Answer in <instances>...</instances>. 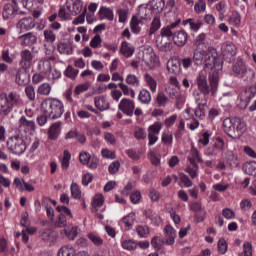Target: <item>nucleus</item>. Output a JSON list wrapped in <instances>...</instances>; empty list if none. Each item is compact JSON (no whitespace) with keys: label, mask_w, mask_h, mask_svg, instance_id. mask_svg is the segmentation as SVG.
Returning a JSON list of instances; mask_svg holds the SVG:
<instances>
[{"label":"nucleus","mask_w":256,"mask_h":256,"mask_svg":"<svg viewBox=\"0 0 256 256\" xmlns=\"http://www.w3.org/2000/svg\"><path fill=\"white\" fill-rule=\"evenodd\" d=\"M44 35V41L45 43H49L50 45H53L55 41H57V35H55V32L52 30L46 29L43 32Z\"/></svg>","instance_id":"obj_44"},{"label":"nucleus","mask_w":256,"mask_h":256,"mask_svg":"<svg viewBox=\"0 0 256 256\" xmlns=\"http://www.w3.org/2000/svg\"><path fill=\"white\" fill-rule=\"evenodd\" d=\"M209 83H207V70H201L196 78L198 91L203 95H213L215 97L217 89H219V70L212 68L209 72Z\"/></svg>","instance_id":"obj_1"},{"label":"nucleus","mask_w":256,"mask_h":256,"mask_svg":"<svg viewBox=\"0 0 256 256\" xmlns=\"http://www.w3.org/2000/svg\"><path fill=\"white\" fill-rule=\"evenodd\" d=\"M175 237H177V231L171 225L165 226L164 238L162 239L163 245H175Z\"/></svg>","instance_id":"obj_13"},{"label":"nucleus","mask_w":256,"mask_h":256,"mask_svg":"<svg viewBox=\"0 0 256 256\" xmlns=\"http://www.w3.org/2000/svg\"><path fill=\"white\" fill-rule=\"evenodd\" d=\"M152 11L153 10L149 8L147 5L142 4L139 6L138 9V17H140V19H143L144 21H151Z\"/></svg>","instance_id":"obj_26"},{"label":"nucleus","mask_w":256,"mask_h":256,"mask_svg":"<svg viewBox=\"0 0 256 256\" xmlns=\"http://www.w3.org/2000/svg\"><path fill=\"white\" fill-rule=\"evenodd\" d=\"M253 97H255V93H253V90L251 88L243 90L238 96L240 101H243V103H245L244 107H247L249 105V101H251Z\"/></svg>","instance_id":"obj_28"},{"label":"nucleus","mask_w":256,"mask_h":256,"mask_svg":"<svg viewBox=\"0 0 256 256\" xmlns=\"http://www.w3.org/2000/svg\"><path fill=\"white\" fill-rule=\"evenodd\" d=\"M25 94L29 101H35V87H33V85L25 87Z\"/></svg>","instance_id":"obj_64"},{"label":"nucleus","mask_w":256,"mask_h":256,"mask_svg":"<svg viewBox=\"0 0 256 256\" xmlns=\"http://www.w3.org/2000/svg\"><path fill=\"white\" fill-rule=\"evenodd\" d=\"M94 105L99 111H107L109 109V102L105 96H96L94 98Z\"/></svg>","instance_id":"obj_22"},{"label":"nucleus","mask_w":256,"mask_h":256,"mask_svg":"<svg viewBox=\"0 0 256 256\" xmlns=\"http://www.w3.org/2000/svg\"><path fill=\"white\" fill-rule=\"evenodd\" d=\"M100 19H107V21H113L115 19V13L113 9L102 6L98 12Z\"/></svg>","instance_id":"obj_27"},{"label":"nucleus","mask_w":256,"mask_h":256,"mask_svg":"<svg viewBox=\"0 0 256 256\" xmlns=\"http://www.w3.org/2000/svg\"><path fill=\"white\" fill-rule=\"evenodd\" d=\"M228 245L224 238H220L218 241V253L220 255H225L227 253Z\"/></svg>","instance_id":"obj_59"},{"label":"nucleus","mask_w":256,"mask_h":256,"mask_svg":"<svg viewBox=\"0 0 256 256\" xmlns=\"http://www.w3.org/2000/svg\"><path fill=\"white\" fill-rule=\"evenodd\" d=\"M63 233L68 239L73 241L77 237V226H72L71 228L67 227L61 231L62 235Z\"/></svg>","instance_id":"obj_42"},{"label":"nucleus","mask_w":256,"mask_h":256,"mask_svg":"<svg viewBox=\"0 0 256 256\" xmlns=\"http://www.w3.org/2000/svg\"><path fill=\"white\" fill-rule=\"evenodd\" d=\"M57 212L63 215V217H66L68 221H72L73 213L67 206H57Z\"/></svg>","instance_id":"obj_45"},{"label":"nucleus","mask_w":256,"mask_h":256,"mask_svg":"<svg viewBox=\"0 0 256 256\" xmlns=\"http://www.w3.org/2000/svg\"><path fill=\"white\" fill-rule=\"evenodd\" d=\"M40 237L42 241H55L57 239V234L51 229H42L40 230Z\"/></svg>","instance_id":"obj_31"},{"label":"nucleus","mask_w":256,"mask_h":256,"mask_svg":"<svg viewBox=\"0 0 256 256\" xmlns=\"http://www.w3.org/2000/svg\"><path fill=\"white\" fill-rule=\"evenodd\" d=\"M232 71L236 77L243 79V81H253V79H255V71H253L251 68H248L243 60H238L233 65Z\"/></svg>","instance_id":"obj_5"},{"label":"nucleus","mask_w":256,"mask_h":256,"mask_svg":"<svg viewBox=\"0 0 256 256\" xmlns=\"http://www.w3.org/2000/svg\"><path fill=\"white\" fill-rule=\"evenodd\" d=\"M223 129L232 139H241L243 133L247 131V124L241 118L228 117L223 121Z\"/></svg>","instance_id":"obj_2"},{"label":"nucleus","mask_w":256,"mask_h":256,"mask_svg":"<svg viewBox=\"0 0 256 256\" xmlns=\"http://www.w3.org/2000/svg\"><path fill=\"white\" fill-rule=\"evenodd\" d=\"M182 25H189L191 31H194L197 33L203 27V22L200 20H195L193 18H188L186 20H183Z\"/></svg>","instance_id":"obj_29"},{"label":"nucleus","mask_w":256,"mask_h":256,"mask_svg":"<svg viewBox=\"0 0 256 256\" xmlns=\"http://www.w3.org/2000/svg\"><path fill=\"white\" fill-rule=\"evenodd\" d=\"M118 109L124 113V115L133 117V111H135V101L129 98H123L118 104Z\"/></svg>","instance_id":"obj_12"},{"label":"nucleus","mask_w":256,"mask_h":256,"mask_svg":"<svg viewBox=\"0 0 256 256\" xmlns=\"http://www.w3.org/2000/svg\"><path fill=\"white\" fill-rule=\"evenodd\" d=\"M79 161L82 165H86L88 169L95 170L99 167V158L95 155H90L89 152H80Z\"/></svg>","instance_id":"obj_7"},{"label":"nucleus","mask_w":256,"mask_h":256,"mask_svg":"<svg viewBox=\"0 0 256 256\" xmlns=\"http://www.w3.org/2000/svg\"><path fill=\"white\" fill-rule=\"evenodd\" d=\"M143 21L139 20L137 16H133L130 22V29L135 35L141 33V25Z\"/></svg>","instance_id":"obj_33"},{"label":"nucleus","mask_w":256,"mask_h":256,"mask_svg":"<svg viewBox=\"0 0 256 256\" xmlns=\"http://www.w3.org/2000/svg\"><path fill=\"white\" fill-rule=\"evenodd\" d=\"M18 123V131H20V133H29V135H33L37 130L35 121L29 120L25 116H21Z\"/></svg>","instance_id":"obj_8"},{"label":"nucleus","mask_w":256,"mask_h":256,"mask_svg":"<svg viewBox=\"0 0 256 256\" xmlns=\"http://www.w3.org/2000/svg\"><path fill=\"white\" fill-rule=\"evenodd\" d=\"M70 190L73 199L81 198V188H79V185H77V183L73 182L70 186Z\"/></svg>","instance_id":"obj_55"},{"label":"nucleus","mask_w":256,"mask_h":256,"mask_svg":"<svg viewBox=\"0 0 256 256\" xmlns=\"http://www.w3.org/2000/svg\"><path fill=\"white\" fill-rule=\"evenodd\" d=\"M71 161V153H69L67 150L63 153V159L61 161L62 169H69V162Z\"/></svg>","instance_id":"obj_58"},{"label":"nucleus","mask_w":256,"mask_h":256,"mask_svg":"<svg viewBox=\"0 0 256 256\" xmlns=\"http://www.w3.org/2000/svg\"><path fill=\"white\" fill-rule=\"evenodd\" d=\"M244 169H245V172L247 173V175L256 177V162L255 161L247 162L244 165Z\"/></svg>","instance_id":"obj_48"},{"label":"nucleus","mask_w":256,"mask_h":256,"mask_svg":"<svg viewBox=\"0 0 256 256\" xmlns=\"http://www.w3.org/2000/svg\"><path fill=\"white\" fill-rule=\"evenodd\" d=\"M239 256H253V245L250 242H244L243 251Z\"/></svg>","instance_id":"obj_53"},{"label":"nucleus","mask_w":256,"mask_h":256,"mask_svg":"<svg viewBox=\"0 0 256 256\" xmlns=\"http://www.w3.org/2000/svg\"><path fill=\"white\" fill-rule=\"evenodd\" d=\"M228 163L230 167H239L241 165V161L239 160V156L234 153H230L228 155Z\"/></svg>","instance_id":"obj_54"},{"label":"nucleus","mask_w":256,"mask_h":256,"mask_svg":"<svg viewBox=\"0 0 256 256\" xmlns=\"http://www.w3.org/2000/svg\"><path fill=\"white\" fill-rule=\"evenodd\" d=\"M122 222L126 225V227H131L133 223H135V213L131 212L127 216L122 218Z\"/></svg>","instance_id":"obj_62"},{"label":"nucleus","mask_w":256,"mask_h":256,"mask_svg":"<svg viewBox=\"0 0 256 256\" xmlns=\"http://www.w3.org/2000/svg\"><path fill=\"white\" fill-rule=\"evenodd\" d=\"M221 51L223 57L231 59V57H235L237 55V46H235L231 41H226L222 44Z\"/></svg>","instance_id":"obj_15"},{"label":"nucleus","mask_w":256,"mask_h":256,"mask_svg":"<svg viewBox=\"0 0 256 256\" xmlns=\"http://www.w3.org/2000/svg\"><path fill=\"white\" fill-rule=\"evenodd\" d=\"M120 53H122L124 57L129 58L135 53V48H133L127 41H124L121 44Z\"/></svg>","instance_id":"obj_32"},{"label":"nucleus","mask_w":256,"mask_h":256,"mask_svg":"<svg viewBox=\"0 0 256 256\" xmlns=\"http://www.w3.org/2000/svg\"><path fill=\"white\" fill-rule=\"evenodd\" d=\"M19 39H22V45L25 47H29L31 45H35L37 43V36L33 34V32H28L19 36Z\"/></svg>","instance_id":"obj_24"},{"label":"nucleus","mask_w":256,"mask_h":256,"mask_svg":"<svg viewBox=\"0 0 256 256\" xmlns=\"http://www.w3.org/2000/svg\"><path fill=\"white\" fill-rule=\"evenodd\" d=\"M41 109L50 119H59L65 113L63 102L55 98H47L41 103Z\"/></svg>","instance_id":"obj_3"},{"label":"nucleus","mask_w":256,"mask_h":256,"mask_svg":"<svg viewBox=\"0 0 256 256\" xmlns=\"http://www.w3.org/2000/svg\"><path fill=\"white\" fill-rule=\"evenodd\" d=\"M66 9L71 15H79L83 11V0H67Z\"/></svg>","instance_id":"obj_14"},{"label":"nucleus","mask_w":256,"mask_h":256,"mask_svg":"<svg viewBox=\"0 0 256 256\" xmlns=\"http://www.w3.org/2000/svg\"><path fill=\"white\" fill-rule=\"evenodd\" d=\"M122 249H125V251H135L137 249V241L133 239L129 240H123L121 242Z\"/></svg>","instance_id":"obj_41"},{"label":"nucleus","mask_w":256,"mask_h":256,"mask_svg":"<svg viewBox=\"0 0 256 256\" xmlns=\"http://www.w3.org/2000/svg\"><path fill=\"white\" fill-rule=\"evenodd\" d=\"M33 59H35V54H33L29 49H24L20 52V62L19 65L22 69H31L33 65Z\"/></svg>","instance_id":"obj_10"},{"label":"nucleus","mask_w":256,"mask_h":256,"mask_svg":"<svg viewBox=\"0 0 256 256\" xmlns=\"http://www.w3.org/2000/svg\"><path fill=\"white\" fill-rule=\"evenodd\" d=\"M170 99H175L177 103H183L185 101V98L183 95H181L176 89L174 88H168L166 89Z\"/></svg>","instance_id":"obj_38"},{"label":"nucleus","mask_w":256,"mask_h":256,"mask_svg":"<svg viewBox=\"0 0 256 256\" xmlns=\"http://www.w3.org/2000/svg\"><path fill=\"white\" fill-rule=\"evenodd\" d=\"M88 239H90L93 245H95L96 247H103L105 243V241L103 240V238H101V236L94 233L88 234Z\"/></svg>","instance_id":"obj_46"},{"label":"nucleus","mask_w":256,"mask_h":256,"mask_svg":"<svg viewBox=\"0 0 256 256\" xmlns=\"http://www.w3.org/2000/svg\"><path fill=\"white\" fill-rule=\"evenodd\" d=\"M150 9H152V13H163V10L165 9V0H151Z\"/></svg>","instance_id":"obj_30"},{"label":"nucleus","mask_w":256,"mask_h":256,"mask_svg":"<svg viewBox=\"0 0 256 256\" xmlns=\"http://www.w3.org/2000/svg\"><path fill=\"white\" fill-rule=\"evenodd\" d=\"M58 51L61 53V55H72L73 54V48L69 46L67 43H60L58 45Z\"/></svg>","instance_id":"obj_49"},{"label":"nucleus","mask_w":256,"mask_h":256,"mask_svg":"<svg viewBox=\"0 0 256 256\" xmlns=\"http://www.w3.org/2000/svg\"><path fill=\"white\" fill-rule=\"evenodd\" d=\"M58 256H75V248L71 246H63L59 249Z\"/></svg>","instance_id":"obj_47"},{"label":"nucleus","mask_w":256,"mask_h":256,"mask_svg":"<svg viewBox=\"0 0 256 256\" xmlns=\"http://www.w3.org/2000/svg\"><path fill=\"white\" fill-rule=\"evenodd\" d=\"M223 147H225V143L221 138H218L214 145L208 150L207 155L209 157H216V155L223 153Z\"/></svg>","instance_id":"obj_19"},{"label":"nucleus","mask_w":256,"mask_h":256,"mask_svg":"<svg viewBox=\"0 0 256 256\" xmlns=\"http://www.w3.org/2000/svg\"><path fill=\"white\" fill-rule=\"evenodd\" d=\"M161 129H163V124L161 122H155L154 124L148 127V145L153 146L159 141V133H161Z\"/></svg>","instance_id":"obj_9"},{"label":"nucleus","mask_w":256,"mask_h":256,"mask_svg":"<svg viewBox=\"0 0 256 256\" xmlns=\"http://www.w3.org/2000/svg\"><path fill=\"white\" fill-rule=\"evenodd\" d=\"M159 29H161V18L156 16L151 22L150 29L148 31L149 36L151 37V35H155Z\"/></svg>","instance_id":"obj_37"},{"label":"nucleus","mask_w":256,"mask_h":256,"mask_svg":"<svg viewBox=\"0 0 256 256\" xmlns=\"http://www.w3.org/2000/svg\"><path fill=\"white\" fill-rule=\"evenodd\" d=\"M229 23L231 25H236V26L241 25V15L239 14V12L237 11L232 12V14L229 17Z\"/></svg>","instance_id":"obj_56"},{"label":"nucleus","mask_w":256,"mask_h":256,"mask_svg":"<svg viewBox=\"0 0 256 256\" xmlns=\"http://www.w3.org/2000/svg\"><path fill=\"white\" fill-rule=\"evenodd\" d=\"M126 83L131 85L132 87H138L139 85V78L134 74H128L126 77Z\"/></svg>","instance_id":"obj_63"},{"label":"nucleus","mask_w":256,"mask_h":256,"mask_svg":"<svg viewBox=\"0 0 256 256\" xmlns=\"http://www.w3.org/2000/svg\"><path fill=\"white\" fill-rule=\"evenodd\" d=\"M151 92H149V90L147 89H142L139 92L138 95V101H140V103H142V105H149V103H151Z\"/></svg>","instance_id":"obj_34"},{"label":"nucleus","mask_w":256,"mask_h":256,"mask_svg":"<svg viewBox=\"0 0 256 256\" xmlns=\"http://www.w3.org/2000/svg\"><path fill=\"white\" fill-rule=\"evenodd\" d=\"M17 103V95L11 92L9 95L0 94V115H9L13 111L14 105Z\"/></svg>","instance_id":"obj_6"},{"label":"nucleus","mask_w":256,"mask_h":256,"mask_svg":"<svg viewBox=\"0 0 256 256\" xmlns=\"http://www.w3.org/2000/svg\"><path fill=\"white\" fill-rule=\"evenodd\" d=\"M135 231L137 233L138 236L141 237V239H147V237H149V226L147 225H138L135 228Z\"/></svg>","instance_id":"obj_40"},{"label":"nucleus","mask_w":256,"mask_h":256,"mask_svg":"<svg viewBox=\"0 0 256 256\" xmlns=\"http://www.w3.org/2000/svg\"><path fill=\"white\" fill-rule=\"evenodd\" d=\"M217 59H219V54L217 53V49H215L214 47H209L207 50V53L205 54L206 69H204V71H206V73L209 67H210V71L211 69H215V64L217 63Z\"/></svg>","instance_id":"obj_11"},{"label":"nucleus","mask_w":256,"mask_h":256,"mask_svg":"<svg viewBox=\"0 0 256 256\" xmlns=\"http://www.w3.org/2000/svg\"><path fill=\"white\" fill-rule=\"evenodd\" d=\"M51 84L49 83H42L38 86L37 89V94L38 95H43L44 97H49V95H51Z\"/></svg>","instance_id":"obj_39"},{"label":"nucleus","mask_w":256,"mask_h":256,"mask_svg":"<svg viewBox=\"0 0 256 256\" xmlns=\"http://www.w3.org/2000/svg\"><path fill=\"white\" fill-rule=\"evenodd\" d=\"M205 107H207V104H199L196 110L194 111L195 117H197L200 120L205 119V115H206Z\"/></svg>","instance_id":"obj_50"},{"label":"nucleus","mask_w":256,"mask_h":256,"mask_svg":"<svg viewBox=\"0 0 256 256\" xmlns=\"http://www.w3.org/2000/svg\"><path fill=\"white\" fill-rule=\"evenodd\" d=\"M144 81L147 87H149L150 91H152L153 93H157V80H155L153 76H151L150 74H144Z\"/></svg>","instance_id":"obj_36"},{"label":"nucleus","mask_w":256,"mask_h":256,"mask_svg":"<svg viewBox=\"0 0 256 256\" xmlns=\"http://www.w3.org/2000/svg\"><path fill=\"white\" fill-rule=\"evenodd\" d=\"M7 150L12 155H23L27 151V144L25 139L19 135L12 136L8 138L6 142Z\"/></svg>","instance_id":"obj_4"},{"label":"nucleus","mask_w":256,"mask_h":256,"mask_svg":"<svg viewBox=\"0 0 256 256\" xmlns=\"http://www.w3.org/2000/svg\"><path fill=\"white\" fill-rule=\"evenodd\" d=\"M173 41L178 47H183L187 43V32L184 30L176 32L173 36Z\"/></svg>","instance_id":"obj_25"},{"label":"nucleus","mask_w":256,"mask_h":256,"mask_svg":"<svg viewBox=\"0 0 256 256\" xmlns=\"http://www.w3.org/2000/svg\"><path fill=\"white\" fill-rule=\"evenodd\" d=\"M17 4H5L2 12V17L5 21L8 19H14L15 15H17Z\"/></svg>","instance_id":"obj_17"},{"label":"nucleus","mask_w":256,"mask_h":256,"mask_svg":"<svg viewBox=\"0 0 256 256\" xmlns=\"http://www.w3.org/2000/svg\"><path fill=\"white\" fill-rule=\"evenodd\" d=\"M64 75L65 77H68V79H75L77 75H79V70L73 68L71 65H68L64 71Z\"/></svg>","instance_id":"obj_51"},{"label":"nucleus","mask_w":256,"mask_h":256,"mask_svg":"<svg viewBox=\"0 0 256 256\" xmlns=\"http://www.w3.org/2000/svg\"><path fill=\"white\" fill-rule=\"evenodd\" d=\"M169 103V97L164 92H159L156 97V105L158 107H167Z\"/></svg>","instance_id":"obj_43"},{"label":"nucleus","mask_w":256,"mask_h":256,"mask_svg":"<svg viewBox=\"0 0 256 256\" xmlns=\"http://www.w3.org/2000/svg\"><path fill=\"white\" fill-rule=\"evenodd\" d=\"M185 171L188 173L191 179H196V177L199 176V165H197V167H194L190 164V166L186 167Z\"/></svg>","instance_id":"obj_57"},{"label":"nucleus","mask_w":256,"mask_h":256,"mask_svg":"<svg viewBox=\"0 0 256 256\" xmlns=\"http://www.w3.org/2000/svg\"><path fill=\"white\" fill-rule=\"evenodd\" d=\"M70 222L71 220H68L67 217L60 214L57 220L55 221V227H58V228L67 227V225H70Z\"/></svg>","instance_id":"obj_52"},{"label":"nucleus","mask_w":256,"mask_h":256,"mask_svg":"<svg viewBox=\"0 0 256 256\" xmlns=\"http://www.w3.org/2000/svg\"><path fill=\"white\" fill-rule=\"evenodd\" d=\"M167 71L172 75H179L181 73V62L177 59H171L167 62Z\"/></svg>","instance_id":"obj_21"},{"label":"nucleus","mask_w":256,"mask_h":256,"mask_svg":"<svg viewBox=\"0 0 256 256\" xmlns=\"http://www.w3.org/2000/svg\"><path fill=\"white\" fill-rule=\"evenodd\" d=\"M174 35L175 34L173 33V31L167 26L161 28L160 36H158L156 39L157 46L163 49V47H165V44L163 43V37H166L167 39H171V37H174Z\"/></svg>","instance_id":"obj_18"},{"label":"nucleus","mask_w":256,"mask_h":256,"mask_svg":"<svg viewBox=\"0 0 256 256\" xmlns=\"http://www.w3.org/2000/svg\"><path fill=\"white\" fill-rule=\"evenodd\" d=\"M205 59V52L195 51L193 56V62L195 65H201Z\"/></svg>","instance_id":"obj_61"},{"label":"nucleus","mask_w":256,"mask_h":256,"mask_svg":"<svg viewBox=\"0 0 256 256\" xmlns=\"http://www.w3.org/2000/svg\"><path fill=\"white\" fill-rule=\"evenodd\" d=\"M16 27L21 31H31V29H35V19L33 17L22 18L16 24Z\"/></svg>","instance_id":"obj_16"},{"label":"nucleus","mask_w":256,"mask_h":256,"mask_svg":"<svg viewBox=\"0 0 256 256\" xmlns=\"http://www.w3.org/2000/svg\"><path fill=\"white\" fill-rule=\"evenodd\" d=\"M37 67L40 73H44V75H47V73H51V61L47 59H41L38 62Z\"/></svg>","instance_id":"obj_35"},{"label":"nucleus","mask_w":256,"mask_h":256,"mask_svg":"<svg viewBox=\"0 0 256 256\" xmlns=\"http://www.w3.org/2000/svg\"><path fill=\"white\" fill-rule=\"evenodd\" d=\"M162 143H164V145H169V147H172L173 134L170 132H163L162 133Z\"/></svg>","instance_id":"obj_60"},{"label":"nucleus","mask_w":256,"mask_h":256,"mask_svg":"<svg viewBox=\"0 0 256 256\" xmlns=\"http://www.w3.org/2000/svg\"><path fill=\"white\" fill-rule=\"evenodd\" d=\"M188 161L192 167H197V163H203V158L199 155V150L195 148L194 146L191 147L189 155H188Z\"/></svg>","instance_id":"obj_20"},{"label":"nucleus","mask_w":256,"mask_h":256,"mask_svg":"<svg viewBox=\"0 0 256 256\" xmlns=\"http://www.w3.org/2000/svg\"><path fill=\"white\" fill-rule=\"evenodd\" d=\"M59 135H61V122H55L50 126L48 130V137L52 141H55Z\"/></svg>","instance_id":"obj_23"}]
</instances>
